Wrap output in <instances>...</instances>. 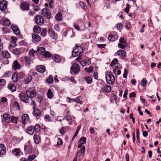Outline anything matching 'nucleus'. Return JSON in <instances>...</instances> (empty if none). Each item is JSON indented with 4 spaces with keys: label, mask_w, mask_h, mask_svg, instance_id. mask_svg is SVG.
<instances>
[{
    "label": "nucleus",
    "mask_w": 161,
    "mask_h": 161,
    "mask_svg": "<svg viewBox=\"0 0 161 161\" xmlns=\"http://www.w3.org/2000/svg\"><path fill=\"white\" fill-rule=\"evenodd\" d=\"M105 78L107 84L109 85L112 84L115 80L114 75L110 71H106Z\"/></svg>",
    "instance_id": "obj_1"
},
{
    "label": "nucleus",
    "mask_w": 161,
    "mask_h": 161,
    "mask_svg": "<svg viewBox=\"0 0 161 161\" xmlns=\"http://www.w3.org/2000/svg\"><path fill=\"white\" fill-rule=\"evenodd\" d=\"M118 38V36L117 32L115 31H112L110 32L108 39L109 41L114 42L117 40Z\"/></svg>",
    "instance_id": "obj_2"
},
{
    "label": "nucleus",
    "mask_w": 161,
    "mask_h": 161,
    "mask_svg": "<svg viewBox=\"0 0 161 161\" xmlns=\"http://www.w3.org/2000/svg\"><path fill=\"white\" fill-rule=\"evenodd\" d=\"M26 93L29 98L35 97L36 95V92L33 87H31L26 92Z\"/></svg>",
    "instance_id": "obj_3"
},
{
    "label": "nucleus",
    "mask_w": 161,
    "mask_h": 161,
    "mask_svg": "<svg viewBox=\"0 0 161 161\" xmlns=\"http://www.w3.org/2000/svg\"><path fill=\"white\" fill-rule=\"evenodd\" d=\"M80 69L79 65L76 63H74L71 67V70L75 74H77L79 71Z\"/></svg>",
    "instance_id": "obj_4"
},
{
    "label": "nucleus",
    "mask_w": 161,
    "mask_h": 161,
    "mask_svg": "<svg viewBox=\"0 0 161 161\" xmlns=\"http://www.w3.org/2000/svg\"><path fill=\"white\" fill-rule=\"evenodd\" d=\"M19 97H20L21 100L24 102L27 103L29 101V98L28 96L23 92H21L19 95Z\"/></svg>",
    "instance_id": "obj_5"
},
{
    "label": "nucleus",
    "mask_w": 161,
    "mask_h": 161,
    "mask_svg": "<svg viewBox=\"0 0 161 161\" xmlns=\"http://www.w3.org/2000/svg\"><path fill=\"white\" fill-rule=\"evenodd\" d=\"M42 14L47 19H49L51 16L50 10L46 8H44L42 10Z\"/></svg>",
    "instance_id": "obj_6"
},
{
    "label": "nucleus",
    "mask_w": 161,
    "mask_h": 161,
    "mask_svg": "<svg viewBox=\"0 0 161 161\" xmlns=\"http://www.w3.org/2000/svg\"><path fill=\"white\" fill-rule=\"evenodd\" d=\"M43 18L42 16L41 15L36 16L35 18V21L36 23L39 25H41L43 23Z\"/></svg>",
    "instance_id": "obj_7"
},
{
    "label": "nucleus",
    "mask_w": 161,
    "mask_h": 161,
    "mask_svg": "<svg viewBox=\"0 0 161 161\" xmlns=\"http://www.w3.org/2000/svg\"><path fill=\"white\" fill-rule=\"evenodd\" d=\"M127 45V43L125 39L121 37L120 39L119 43L118 44V46L122 49H124Z\"/></svg>",
    "instance_id": "obj_8"
},
{
    "label": "nucleus",
    "mask_w": 161,
    "mask_h": 161,
    "mask_svg": "<svg viewBox=\"0 0 161 161\" xmlns=\"http://www.w3.org/2000/svg\"><path fill=\"white\" fill-rule=\"evenodd\" d=\"M12 67L14 70H19L21 69V65L17 60H15L12 64Z\"/></svg>",
    "instance_id": "obj_9"
},
{
    "label": "nucleus",
    "mask_w": 161,
    "mask_h": 161,
    "mask_svg": "<svg viewBox=\"0 0 161 161\" xmlns=\"http://www.w3.org/2000/svg\"><path fill=\"white\" fill-rule=\"evenodd\" d=\"M31 146L29 143H26L24 146V151L25 154H27L30 153L32 151Z\"/></svg>",
    "instance_id": "obj_10"
},
{
    "label": "nucleus",
    "mask_w": 161,
    "mask_h": 161,
    "mask_svg": "<svg viewBox=\"0 0 161 161\" xmlns=\"http://www.w3.org/2000/svg\"><path fill=\"white\" fill-rule=\"evenodd\" d=\"M7 3L6 1H2L0 2V9L2 11H4L7 8Z\"/></svg>",
    "instance_id": "obj_11"
},
{
    "label": "nucleus",
    "mask_w": 161,
    "mask_h": 161,
    "mask_svg": "<svg viewBox=\"0 0 161 161\" xmlns=\"http://www.w3.org/2000/svg\"><path fill=\"white\" fill-rule=\"evenodd\" d=\"M11 51L15 55H18L22 53L23 52V48L21 47L19 48H16L14 49H13Z\"/></svg>",
    "instance_id": "obj_12"
},
{
    "label": "nucleus",
    "mask_w": 161,
    "mask_h": 161,
    "mask_svg": "<svg viewBox=\"0 0 161 161\" xmlns=\"http://www.w3.org/2000/svg\"><path fill=\"white\" fill-rule=\"evenodd\" d=\"M33 114L37 118H39L41 116V112L39 109L34 108Z\"/></svg>",
    "instance_id": "obj_13"
},
{
    "label": "nucleus",
    "mask_w": 161,
    "mask_h": 161,
    "mask_svg": "<svg viewBox=\"0 0 161 161\" xmlns=\"http://www.w3.org/2000/svg\"><path fill=\"white\" fill-rule=\"evenodd\" d=\"M29 120L28 115L26 114H24L22 117V121L23 124H26Z\"/></svg>",
    "instance_id": "obj_14"
},
{
    "label": "nucleus",
    "mask_w": 161,
    "mask_h": 161,
    "mask_svg": "<svg viewBox=\"0 0 161 161\" xmlns=\"http://www.w3.org/2000/svg\"><path fill=\"white\" fill-rule=\"evenodd\" d=\"M34 142L36 144H39L41 142V139L40 136L36 134H34L33 136Z\"/></svg>",
    "instance_id": "obj_15"
},
{
    "label": "nucleus",
    "mask_w": 161,
    "mask_h": 161,
    "mask_svg": "<svg viewBox=\"0 0 161 161\" xmlns=\"http://www.w3.org/2000/svg\"><path fill=\"white\" fill-rule=\"evenodd\" d=\"M30 4L27 2H23L21 4V7L23 10H28L29 9Z\"/></svg>",
    "instance_id": "obj_16"
},
{
    "label": "nucleus",
    "mask_w": 161,
    "mask_h": 161,
    "mask_svg": "<svg viewBox=\"0 0 161 161\" xmlns=\"http://www.w3.org/2000/svg\"><path fill=\"white\" fill-rule=\"evenodd\" d=\"M49 33L50 34V37L53 39H56L57 37V33L53 31L50 28L48 30Z\"/></svg>",
    "instance_id": "obj_17"
},
{
    "label": "nucleus",
    "mask_w": 161,
    "mask_h": 161,
    "mask_svg": "<svg viewBox=\"0 0 161 161\" xmlns=\"http://www.w3.org/2000/svg\"><path fill=\"white\" fill-rule=\"evenodd\" d=\"M23 59L25 61V65L28 66H29L31 64V58L29 57L25 56L24 57Z\"/></svg>",
    "instance_id": "obj_18"
},
{
    "label": "nucleus",
    "mask_w": 161,
    "mask_h": 161,
    "mask_svg": "<svg viewBox=\"0 0 161 161\" xmlns=\"http://www.w3.org/2000/svg\"><path fill=\"white\" fill-rule=\"evenodd\" d=\"M36 70L38 72L43 73L45 71L46 69L44 65H41L36 67Z\"/></svg>",
    "instance_id": "obj_19"
},
{
    "label": "nucleus",
    "mask_w": 161,
    "mask_h": 161,
    "mask_svg": "<svg viewBox=\"0 0 161 161\" xmlns=\"http://www.w3.org/2000/svg\"><path fill=\"white\" fill-rule=\"evenodd\" d=\"M27 132L30 135H32L34 133V126L32 125L28 127L26 130Z\"/></svg>",
    "instance_id": "obj_20"
},
{
    "label": "nucleus",
    "mask_w": 161,
    "mask_h": 161,
    "mask_svg": "<svg viewBox=\"0 0 161 161\" xmlns=\"http://www.w3.org/2000/svg\"><path fill=\"white\" fill-rule=\"evenodd\" d=\"M32 38L36 42L40 41L41 40V37L40 36L34 33L32 35Z\"/></svg>",
    "instance_id": "obj_21"
},
{
    "label": "nucleus",
    "mask_w": 161,
    "mask_h": 161,
    "mask_svg": "<svg viewBox=\"0 0 161 161\" xmlns=\"http://www.w3.org/2000/svg\"><path fill=\"white\" fill-rule=\"evenodd\" d=\"M117 54L121 58H124L126 55V52L123 50H119L117 51Z\"/></svg>",
    "instance_id": "obj_22"
},
{
    "label": "nucleus",
    "mask_w": 161,
    "mask_h": 161,
    "mask_svg": "<svg viewBox=\"0 0 161 161\" xmlns=\"http://www.w3.org/2000/svg\"><path fill=\"white\" fill-rule=\"evenodd\" d=\"M52 58L57 63H59L61 61L60 57L57 54H54L52 57Z\"/></svg>",
    "instance_id": "obj_23"
},
{
    "label": "nucleus",
    "mask_w": 161,
    "mask_h": 161,
    "mask_svg": "<svg viewBox=\"0 0 161 161\" xmlns=\"http://www.w3.org/2000/svg\"><path fill=\"white\" fill-rule=\"evenodd\" d=\"M80 63L82 66L88 65L91 63V60L89 59L82 60L80 62Z\"/></svg>",
    "instance_id": "obj_24"
},
{
    "label": "nucleus",
    "mask_w": 161,
    "mask_h": 161,
    "mask_svg": "<svg viewBox=\"0 0 161 161\" xmlns=\"http://www.w3.org/2000/svg\"><path fill=\"white\" fill-rule=\"evenodd\" d=\"M3 116V120L5 122L8 123L10 121V117L8 114H4Z\"/></svg>",
    "instance_id": "obj_25"
},
{
    "label": "nucleus",
    "mask_w": 161,
    "mask_h": 161,
    "mask_svg": "<svg viewBox=\"0 0 161 161\" xmlns=\"http://www.w3.org/2000/svg\"><path fill=\"white\" fill-rule=\"evenodd\" d=\"M8 88L12 92L15 91L16 90V86L13 84H10L8 85Z\"/></svg>",
    "instance_id": "obj_26"
},
{
    "label": "nucleus",
    "mask_w": 161,
    "mask_h": 161,
    "mask_svg": "<svg viewBox=\"0 0 161 161\" xmlns=\"http://www.w3.org/2000/svg\"><path fill=\"white\" fill-rule=\"evenodd\" d=\"M12 29L13 32L16 35H18L19 34V30L17 26H12Z\"/></svg>",
    "instance_id": "obj_27"
},
{
    "label": "nucleus",
    "mask_w": 161,
    "mask_h": 161,
    "mask_svg": "<svg viewBox=\"0 0 161 161\" xmlns=\"http://www.w3.org/2000/svg\"><path fill=\"white\" fill-rule=\"evenodd\" d=\"M2 56L6 58H8L10 57V54L7 51H4L2 53Z\"/></svg>",
    "instance_id": "obj_28"
},
{
    "label": "nucleus",
    "mask_w": 161,
    "mask_h": 161,
    "mask_svg": "<svg viewBox=\"0 0 161 161\" xmlns=\"http://www.w3.org/2000/svg\"><path fill=\"white\" fill-rule=\"evenodd\" d=\"M82 97L80 96H79L76 98H75V102L77 103H78L81 104L83 103V102L82 101Z\"/></svg>",
    "instance_id": "obj_29"
},
{
    "label": "nucleus",
    "mask_w": 161,
    "mask_h": 161,
    "mask_svg": "<svg viewBox=\"0 0 161 161\" xmlns=\"http://www.w3.org/2000/svg\"><path fill=\"white\" fill-rule=\"evenodd\" d=\"M45 51V48L44 47H40L37 49V52L38 53L42 55L44 54Z\"/></svg>",
    "instance_id": "obj_30"
},
{
    "label": "nucleus",
    "mask_w": 161,
    "mask_h": 161,
    "mask_svg": "<svg viewBox=\"0 0 161 161\" xmlns=\"http://www.w3.org/2000/svg\"><path fill=\"white\" fill-rule=\"evenodd\" d=\"M84 79L88 84H90L92 83V79L91 77L86 76L85 77Z\"/></svg>",
    "instance_id": "obj_31"
},
{
    "label": "nucleus",
    "mask_w": 161,
    "mask_h": 161,
    "mask_svg": "<svg viewBox=\"0 0 161 161\" xmlns=\"http://www.w3.org/2000/svg\"><path fill=\"white\" fill-rule=\"evenodd\" d=\"M53 77L52 75H50L48 79L46 81V82L48 84H52L53 82Z\"/></svg>",
    "instance_id": "obj_32"
},
{
    "label": "nucleus",
    "mask_w": 161,
    "mask_h": 161,
    "mask_svg": "<svg viewBox=\"0 0 161 161\" xmlns=\"http://www.w3.org/2000/svg\"><path fill=\"white\" fill-rule=\"evenodd\" d=\"M32 79V77L31 75H28L26 79L24 80V82L25 84H28L31 81Z\"/></svg>",
    "instance_id": "obj_33"
},
{
    "label": "nucleus",
    "mask_w": 161,
    "mask_h": 161,
    "mask_svg": "<svg viewBox=\"0 0 161 161\" xmlns=\"http://www.w3.org/2000/svg\"><path fill=\"white\" fill-rule=\"evenodd\" d=\"M103 90L107 92H110L111 90V86L109 85H106L103 88Z\"/></svg>",
    "instance_id": "obj_34"
},
{
    "label": "nucleus",
    "mask_w": 161,
    "mask_h": 161,
    "mask_svg": "<svg viewBox=\"0 0 161 161\" xmlns=\"http://www.w3.org/2000/svg\"><path fill=\"white\" fill-rule=\"evenodd\" d=\"M64 118L68 121L69 125H70L71 124L72 118L69 115H67L64 117Z\"/></svg>",
    "instance_id": "obj_35"
},
{
    "label": "nucleus",
    "mask_w": 161,
    "mask_h": 161,
    "mask_svg": "<svg viewBox=\"0 0 161 161\" xmlns=\"http://www.w3.org/2000/svg\"><path fill=\"white\" fill-rule=\"evenodd\" d=\"M56 20L57 21L61 20L62 19V14L61 13H58L56 16Z\"/></svg>",
    "instance_id": "obj_36"
},
{
    "label": "nucleus",
    "mask_w": 161,
    "mask_h": 161,
    "mask_svg": "<svg viewBox=\"0 0 161 161\" xmlns=\"http://www.w3.org/2000/svg\"><path fill=\"white\" fill-rule=\"evenodd\" d=\"M34 31L36 33H39L41 31L40 27L37 25H35L33 28Z\"/></svg>",
    "instance_id": "obj_37"
},
{
    "label": "nucleus",
    "mask_w": 161,
    "mask_h": 161,
    "mask_svg": "<svg viewBox=\"0 0 161 161\" xmlns=\"http://www.w3.org/2000/svg\"><path fill=\"white\" fill-rule=\"evenodd\" d=\"M75 49H77V51H78V53L79 54H80L83 52V49L82 47L80 46H76Z\"/></svg>",
    "instance_id": "obj_38"
},
{
    "label": "nucleus",
    "mask_w": 161,
    "mask_h": 161,
    "mask_svg": "<svg viewBox=\"0 0 161 161\" xmlns=\"http://www.w3.org/2000/svg\"><path fill=\"white\" fill-rule=\"evenodd\" d=\"M12 153L15 156H18L20 154L19 150L18 148H15L12 151Z\"/></svg>",
    "instance_id": "obj_39"
},
{
    "label": "nucleus",
    "mask_w": 161,
    "mask_h": 161,
    "mask_svg": "<svg viewBox=\"0 0 161 161\" xmlns=\"http://www.w3.org/2000/svg\"><path fill=\"white\" fill-rule=\"evenodd\" d=\"M79 4L81 6V7L83 8L85 10H86L87 9V7L86 4L84 3L82 1H80L79 3Z\"/></svg>",
    "instance_id": "obj_40"
},
{
    "label": "nucleus",
    "mask_w": 161,
    "mask_h": 161,
    "mask_svg": "<svg viewBox=\"0 0 161 161\" xmlns=\"http://www.w3.org/2000/svg\"><path fill=\"white\" fill-rule=\"evenodd\" d=\"M10 24V21L8 19H4L3 23V25L8 26Z\"/></svg>",
    "instance_id": "obj_41"
},
{
    "label": "nucleus",
    "mask_w": 161,
    "mask_h": 161,
    "mask_svg": "<svg viewBox=\"0 0 161 161\" xmlns=\"http://www.w3.org/2000/svg\"><path fill=\"white\" fill-rule=\"evenodd\" d=\"M34 130L36 132H38L40 130V126L38 124H36L34 126Z\"/></svg>",
    "instance_id": "obj_42"
},
{
    "label": "nucleus",
    "mask_w": 161,
    "mask_h": 161,
    "mask_svg": "<svg viewBox=\"0 0 161 161\" xmlns=\"http://www.w3.org/2000/svg\"><path fill=\"white\" fill-rule=\"evenodd\" d=\"M80 143L82 144H84L86 142V138L85 137H82L79 140Z\"/></svg>",
    "instance_id": "obj_43"
},
{
    "label": "nucleus",
    "mask_w": 161,
    "mask_h": 161,
    "mask_svg": "<svg viewBox=\"0 0 161 161\" xmlns=\"http://www.w3.org/2000/svg\"><path fill=\"white\" fill-rule=\"evenodd\" d=\"M47 96L48 98H51L53 96V93L52 90L49 89L47 93Z\"/></svg>",
    "instance_id": "obj_44"
},
{
    "label": "nucleus",
    "mask_w": 161,
    "mask_h": 161,
    "mask_svg": "<svg viewBox=\"0 0 161 161\" xmlns=\"http://www.w3.org/2000/svg\"><path fill=\"white\" fill-rule=\"evenodd\" d=\"M93 68L92 66H90L89 68H85V70L89 73L93 72Z\"/></svg>",
    "instance_id": "obj_45"
},
{
    "label": "nucleus",
    "mask_w": 161,
    "mask_h": 161,
    "mask_svg": "<svg viewBox=\"0 0 161 161\" xmlns=\"http://www.w3.org/2000/svg\"><path fill=\"white\" fill-rule=\"evenodd\" d=\"M12 79L14 82H16L18 80V78L17 77V74L16 73L12 75Z\"/></svg>",
    "instance_id": "obj_46"
},
{
    "label": "nucleus",
    "mask_w": 161,
    "mask_h": 161,
    "mask_svg": "<svg viewBox=\"0 0 161 161\" xmlns=\"http://www.w3.org/2000/svg\"><path fill=\"white\" fill-rule=\"evenodd\" d=\"M47 30L45 28L42 29L41 33V35L42 37H45L46 36Z\"/></svg>",
    "instance_id": "obj_47"
},
{
    "label": "nucleus",
    "mask_w": 161,
    "mask_h": 161,
    "mask_svg": "<svg viewBox=\"0 0 161 161\" xmlns=\"http://www.w3.org/2000/svg\"><path fill=\"white\" fill-rule=\"evenodd\" d=\"M9 49L11 51L12 50V48L16 46L17 44L16 43L13 42H10Z\"/></svg>",
    "instance_id": "obj_48"
},
{
    "label": "nucleus",
    "mask_w": 161,
    "mask_h": 161,
    "mask_svg": "<svg viewBox=\"0 0 161 161\" xmlns=\"http://www.w3.org/2000/svg\"><path fill=\"white\" fill-rule=\"evenodd\" d=\"M147 81L145 78H143L141 82V85L142 86H145L147 84Z\"/></svg>",
    "instance_id": "obj_49"
},
{
    "label": "nucleus",
    "mask_w": 161,
    "mask_h": 161,
    "mask_svg": "<svg viewBox=\"0 0 161 161\" xmlns=\"http://www.w3.org/2000/svg\"><path fill=\"white\" fill-rule=\"evenodd\" d=\"M43 55L46 57L50 58L52 56V55L47 51H45Z\"/></svg>",
    "instance_id": "obj_50"
},
{
    "label": "nucleus",
    "mask_w": 161,
    "mask_h": 161,
    "mask_svg": "<svg viewBox=\"0 0 161 161\" xmlns=\"http://www.w3.org/2000/svg\"><path fill=\"white\" fill-rule=\"evenodd\" d=\"M18 119V117H15L14 116H12L11 117V121L12 122H14L15 123H17V121Z\"/></svg>",
    "instance_id": "obj_51"
},
{
    "label": "nucleus",
    "mask_w": 161,
    "mask_h": 161,
    "mask_svg": "<svg viewBox=\"0 0 161 161\" xmlns=\"http://www.w3.org/2000/svg\"><path fill=\"white\" fill-rule=\"evenodd\" d=\"M36 158V155L35 154L29 156L27 158V160L28 161H31Z\"/></svg>",
    "instance_id": "obj_52"
},
{
    "label": "nucleus",
    "mask_w": 161,
    "mask_h": 161,
    "mask_svg": "<svg viewBox=\"0 0 161 161\" xmlns=\"http://www.w3.org/2000/svg\"><path fill=\"white\" fill-rule=\"evenodd\" d=\"M72 55L74 57H76L79 54L78 53V51H77V49L75 48L73 50L72 52Z\"/></svg>",
    "instance_id": "obj_53"
},
{
    "label": "nucleus",
    "mask_w": 161,
    "mask_h": 161,
    "mask_svg": "<svg viewBox=\"0 0 161 161\" xmlns=\"http://www.w3.org/2000/svg\"><path fill=\"white\" fill-rule=\"evenodd\" d=\"M114 74H115V72H116V69H119L120 67V66L119 65V64H116L115 65H114Z\"/></svg>",
    "instance_id": "obj_54"
},
{
    "label": "nucleus",
    "mask_w": 161,
    "mask_h": 161,
    "mask_svg": "<svg viewBox=\"0 0 161 161\" xmlns=\"http://www.w3.org/2000/svg\"><path fill=\"white\" fill-rule=\"evenodd\" d=\"M6 81L4 79H0V86H3L5 85Z\"/></svg>",
    "instance_id": "obj_55"
},
{
    "label": "nucleus",
    "mask_w": 161,
    "mask_h": 161,
    "mask_svg": "<svg viewBox=\"0 0 161 161\" xmlns=\"http://www.w3.org/2000/svg\"><path fill=\"white\" fill-rule=\"evenodd\" d=\"M118 62V60L116 58H115L112 61L110 65L112 67L113 65L117 64Z\"/></svg>",
    "instance_id": "obj_56"
},
{
    "label": "nucleus",
    "mask_w": 161,
    "mask_h": 161,
    "mask_svg": "<svg viewBox=\"0 0 161 161\" xmlns=\"http://www.w3.org/2000/svg\"><path fill=\"white\" fill-rule=\"evenodd\" d=\"M44 119H47L49 121H52L53 120L51 119V117L48 115H46L44 116Z\"/></svg>",
    "instance_id": "obj_57"
},
{
    "label": "nucleus",
    "mask_w": 161,
    "mask_h": 161,
    "mask_svg": "<svg viewBox=\"0 0 161 161\" xmlns=\"http://www.w3.org/2000/svg\"><path fill=\"white\" fill-rule=\"evenodd\" d=\"M54 28L55 30L57 31H59L60 30L59 26L58 24L55 25L54 26Z\"/></svg>",
    "instance_id": "obj_58"
},
{
    "label": "nucleus",
    "mask_w": 161,
    "mask_h": 161,
    "mask_svg": "<svg viewBox=\"0 0 161 161\" xmlns=\"http://www.w3.org/2000/svg\"><path fill=\"white\" fill-rule=\"evenodd\" d=\"M2 31L4 34H6L9 32V30L7 28H5L3 29Z\"/></svg>",
    "instance_id": "obj_59"
},
{
    "label": "nucleus",
    "mask_w": 161,
    "mask_h": 161,
    "mask_svg": "<svg viewBox=\"0 0 161 161\" xmlns=\"http://www.w3.org/2000/svg\"><path fill=\"white\" fill-rule=\"evenodd\" d=\"M130 8V5L128 4H127L126 5V7L125 9V11L127 13H128L129 11V9Z\"/></svg>",
    "instance_id": "obj_60"
},
{
    "label": "nucleus",
    "mask_w": 161,
    "mask_h": 161,
    "mask_svg": "<svg viewBox=\"0 0 161 161\" xmlns=\"http://www.w3.org/2000/svg\"><path fill=\"white\" fill-rule=\"evenodd\" d=\"M85 146H83L82 147V148H81L80 150L79 151V152L80 151L81 152V153L82 154H84L85 153Z\"/></svg>",
    "instance_id": "obj_61"
},
{
    "label": "nucleus",
    "mask_w": 161,
    "mask_h": 161,
    "mask_svg": "<svg viewBox=\"0 0 161 161\" xmlns=\"http://www.w3.org/2000/svg\"><path fill=\"white\" fill-rule=\"evenodd\" d=\"M128 71L126 69H125L124 70V73L123 75L124 78H126L127 75Z\"/></svg>",
    "instance_id": "obj_62"
},
{
    "label": "nucleus",
    "mask_w": 161,
    "mask_h": 161,
    "mask_svg": "<svg viewBox=\"0 0 161 161\" xmlns=\"http://www.w3.org/2000/svg\"><path fill=\"white\" fill-rule=\"evenodd\" d=\"M29 54L31 56H33L34 55V50H30Z\"/></svg>",
    "instance_id": "obj_63"
},
{
    "label": "nucleus",
    "mask_w": 161,
    "mask_h": 161,
    "mask_svg": "<svg viewBox=\"0 0 161 161\" xmlns=\"http://www.w3.org/2000/svg\"><path fill=\"white\" fill-rule=\"evenodd\" d=\"M117 27L118 29H120L123 27V25L120 23H119L117 24Z\"/></svg>",
    "instance_id": "obj_64"
}]
</instances>
